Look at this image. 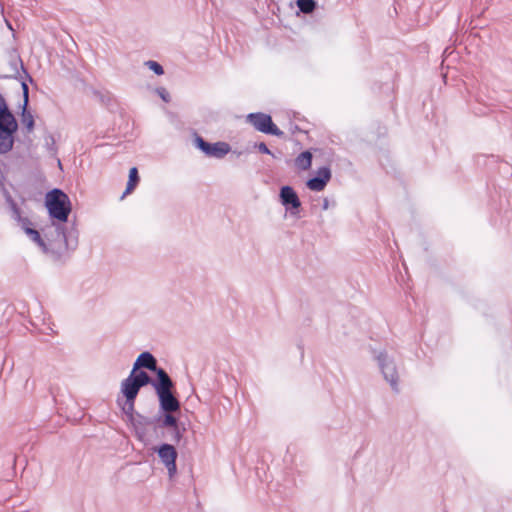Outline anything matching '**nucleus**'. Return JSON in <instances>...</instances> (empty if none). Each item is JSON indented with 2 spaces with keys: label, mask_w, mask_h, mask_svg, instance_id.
Wrapping results in <instances>:
<instances>
[{
  "label": "nucleus",
  "mask_w": 512,
  "mask_h": 512,
  "mask_svg": "<svg viewBox=\"0 0 512 512\" xmlns=\"http://www.w3.org/2000/svg\"><path fill=\"white\" fill-rule=\"evenodd\" d=\"M27 236L35 242L44 252L49 250L61 251L62 249L74 250L78 245V232L72 228L69 232L66 231L63 224L59 223L53 226V233L46 232L45 237L48 240V245L41 237L40 233L34 228L26 229Z\"/></svg>",
  "instance_id": "obj_1"
},
{
  "label": "nucleus",
  "mask_w": 512,
  "mask_h": 512,
  "mask_svg": "<svg viewBox=\"0 0 512 512\" xmlns=\"http://www.w3.org/2000/svg\"><path fill=\"white\" fill-rule=\"evenodd\" d=\"M152 387L159 400L160 411H180L181 405L174 394L175 383L163 368L155 372Z\"/></svg>",
  "instance_id": "obj_2"
},
{
  "label": "nucleus",
  "mask_w": 512,
  "mask_h": 512,
  "mask_svg": "<svg viewBox=\"0 0 512 512\" xmlns=\"http://www.w3.org/2000/svg\"><path fill=\"white\" fill-rule=\"evenodd\" d=\"M18 122L9 109L5 98L0 93V154L5 155L12 151L15 143V134Z\"/></svg>",
  "instance_id": "obj_3"
},
{
  "label": "nucleus",
  "mask_w": 512,
  "mask_h": 512,
  "mask_svg": "<svg viewBox=\"0 0 512 512\" xmlns=\"http://www.w3.org/2000/svg\"><path fill=\"white\" fill-rule=\"evenodd\" d=\"M45 205L49 215L60 222H67L71 212V202L66 193L55 188L46 194Z\"/></svg>",
  "instance_id": "obj_4"
},
{
  "label": "nucleus",
  "mask_w": 512,
  "mask_h": 512,
  "mask_svg": "<svg viewBox=\"0 0 512 512\" xmlns=\"http://www.w3.org/2000/svg\"><path fill=\"white\" fill-rule=\"evenodd\" d=\"M247 122L262 133L277 137L284 135V132L274 124L271 116L268 114L262 112L250 113L247 115Z\"/></svg>",
  "instance_id": "obj_5"
},
{
  "label": "nucleus",
  "mask_w": 512,
  "mask_h": 512,
  "mask_svg": "<svg viewBox=\"0 0 512 512\" xmlns=\"http://www.w3.org/2000/svg\"><path fill=\"white\" fill-rule=\"evenodd\" d=\"M194 142L195 146L206 156L216 159L224 158L231 150L230 145L226 142L209 143L199 135H196Z\"/></svg>",
  "instance_id": "obj_6"
},
{
  "label": "nucleus",
  "mask_w": 512,
  "mask_h": 512,
  "mask_svg": "<svg viewBox=\"0 0 512 512\" xmlns=\"http://www.w3.org/2000/svg\"><path fill=\"white\" fill-rule=\"evenodd\" d=\"M377 360L384 379L390 384L393 391L399 392V376L394 360L386 352H381Z\"/></svg>",
  "instance_id": "obj_7"
},
{
  "label": "nucleus",
  "mask_w": 512,
  "mask_h": 512,
  "mask_svg": "<svg viewBox=\"0 0 512 512\" xmlns=\"http://www.w3.org/2000/svg\"><path fill=\"white\" fill-rule=\"evenodd\" d=\"M157 454L161 462L167 468L169 477L172 478L177 473L176 459L178 456L175 447L168 443H163L157 448Z\"/></svg>",
  "instance_id": "obj_8"
},
{
  "label": "nucleus",
  "mask_w": 512,
  "mask_h": 512,
  "mask_svg": "<svg viewBox=\"0 0 512 512\" xmlns=\"http://www.w3.org/2000/svg\"><path fill=\"white\" fill-rule=\"evenodd\" d=\"M279 198L281 204L290 212L292 216L299 214V208L301 207V201L298 194L289 185L282 186L280 188Z\"/></svg>",
  "instance_id": "obj_9"
},
{
  "label": "nucleus",
  "mask_w": 512,
  "mask_h": 512,
  "mask_svg": "<svg viewBox=\"0 0 512 512\" xmlns=\"http://www.w3.org/2000/svg\"><path fill=\"white\" fill-rule=\"evenodd\" d=\"M331 176V170L328 166L320 167L317 170L316 175L307 180L306 186L312 191L320 192L325 189L327 183L331 179Z\"/></svg>",
  "instance_id": "obj_10"
},
{
  "label": "nucleus",
  "mask_w": 512,
  "mask_h": 512,
  "mask_svg": "<svg viewBox=\"0 0 512 512\" xmlns=\"http://www.w3.org/2000/svg\"><path fill=\"white\" fill-rule=\"evenodd\" d=\"M129 422L133 426L138 439L143 440L147 435V428L156 424V416L147 417L137 413Z\"/></svg>",
  "instance_id": "obj_11"
},
{
  "label": "nucleus",
  "mask_w": 512,
  "mask_h": 512,
  "mask_svg": "<svg viewBox=\"0 0 512 512\" xmlns=\"http://www.w3.org/2000/svg\"><path fill=\"white\" fill-rule=\"evenodd\" d=\"M160 368L161 367H159L157 365L156 358L153 356V354H151L148 351L142 352L137 357V359H136V361L134 362V365H133V369L134 370L147 369V370H150V371H152L154 373L157 370H159Z\"/></svg>",
  "instance_id": "obj_12"
},
{
  "label": "nucleus",
  "mask_w": 512,
  "mask_h": 512,
  "mask_svg": "<svg viewBox=\"0 0 512 512\" xmlns=\"http://www.w3.org/2000/svg\"><path fill=\"white\" fill-rule=\"evenodd\" d=\"M140 389L141 388L136 383L134 376H131L130 374L121 383V392L125 399H136Z\"/></svg>",
  "instance_id": "obj_13"
},
{
  "label": "nucleus",
  "mask_w": 512,
  "mask_h": 512,
  "mask_svg": "<svg viewBox=\"0 0 512 512\" xmlns=\"http://www.w3.org/2000/svg\"><path fill=\"white\" fill-rule=\"evenodd\" d=\"M163 416H156V424L159 428L171 429L179 425L178 418L173 415L176 411H161Z\"/></svg>",
  "instance_id": "obj_14"
},
{
  "label": "nucleus",
  "mask_w": 512,
  "mask_h": 512,
  "mask_svg": "<svg viewBox=\"0 0 512 512\" xmlns=\"http://www.w3.org/2000/svg\"><path fill=\"white\" fill-rule=\"evenodd\" d=\"M313 155L310 151L306 150L301 152L294 160L295 166L302 171L311 168Z\"/></svg>",
  "instance_id": "obj_15"
},
{
  "label": "nucleus",
  "mask_w": 512,
  "mask_h": 512,
  "mask_svg": "<svg viewBox=\"0 0 512 512\" xmlns=\"http://www.w3.org/2000/svg\"><path fill=\"white\" fill-rule=\"evenodd\" d=\"M139 181H140V177H139L138 169L136 167H132L129 170L128 182L126 185V189L121 196V199H123L126 195L130 194L136 188Z\"/></svg>",
  "instance_id": "obj_16"
},
{
  "label": "nucleus",
  "mask_w": 512,
  "mask_h": 512,
  "mask_svg": "<svg viewBox=\"0 0 512 512\" xmlns=\"http://www.w3.org/2000/svg\"><path fill=\"white\" fill-rule=\"evenodd\" d=\"M130 375L134 376V379L140 388L149 384L153 385V378H151L145 371L132 369Z\"/></svg>",
  "instance_id": "obj_17"
},
{
  "label": "nucleus",
  "mask_w": 512,
  "mask_h": 512,
  "mask_svg": "<svg viewBox=\"0 0 512 512\" xmlns=\"http://www.w3.org/2000/svg\"><path fill=\"white\" fill-rule=\"evenodd\" d=\"M10 66H11L12 71L14 72L15 78L18 77V75L20 74V70H21L23 72V74L25 75V78H27L30 82L33 81L32 77L26 71L23 61L21 60L20 57H18V56L13 57L10 61Z\"/></svg>",
  "instance_id": "obj_18"
},
{
  "label": "nucleus",
  "mask_w": 512,
  "mask_h": 512,
  "mask_svg": "<svg viewBox=\"0 0 512 512\" xmlns=\"http://www.w3.org/2000/svg\"><path fill=\"white\" fill-rule=\"evenodd\" d=\"M21 117L23 123L26 126L27 131L31 132L34 129L35 121L33 115L27 110V107H25V105L22 106Z\"/></svg>",
  "instance_id": "obj_19"
},
{
  "label": "nucleus",
  "mask_w": 512,
  "mask_h": 512,
  "mask_svg": "<svg viewBox=\"0 0 512 512\" xmlns=\"http://www.w3.org/2000/svg\"><path fill=\"white\" fill-rule=\"evenodd\" d=\"M299 10L304 14L312 13L316 8L315 0H297Z\"/></svg>",
  "instance_id": "obj_20"
},
{
  "label": "nucleus",
  "mask_w": 512,
  "mask_h": 512,
  "mask_svg": "<svg viewBox=\"0 0 512 512\" xmlns=\"http://www.w3.org/2000/svg\"><path fill=\"white\" fill-rule=\"evenodd\" d=\"M134 404H135L134 398L125 399V403L122 407V411L126 415L128 421H130L134 417V415H136L138 413V412H135V410H134Z\"/></svg>",
  "instance_id": "obj_21"
},
{
  "label": "nucleus",
  "mask_w": 512,
  "mask_h": 512,
  "mask_svg": "<svg viewBox=\"0 0 512 512\" xmlns=\"http://www.w3.org/2000/svg\"><path fill=\"white\" fill-rule=\"evenodd\" d=\"M6 199H7V202L9 203V206H10V209H11V216H12V218L15 221H17V222H20V220L23 218V216L21 215L20 208L18 207V205L12 199L11 196H7Z\"/></svg>",
  "instance_id": "obj_22"
},
{
  "label": "nucleus",
  "mask_w": 512,
  "mask_h": 512,
  "mask_svg": "<svg viewBox=\"0 0 512 512\" xmlns=\"http://www.w3.org/2000/svg\"><path fill=\"white\" fill-rule=\"evenodd\" d=\"M171 437H170V440L175 442V443H179L181 441V439L183 438V433L185 432V427H180V425L174 427V428H171Z\"/></svg>",
  "instance_id": "obj_23"
},
{
  "label": "nucleus",
  "mask_w": 512,
  "mask_h": 512,
  "mask_svg": "<svg viewBox=\"0 0 512 512\" xmlns=\"http://www.w3.org/2000/svg\"><path fill=\"white\" fill-rule=\"evenodd\" d=\"M45 146L51 155H55L57 153L56 142L52 135H47L45 137Z\"/></svg>",
  "instance_id": "obj_24"
},
{
  "label": "nucleus",
  "mask_w": 512,
  "mask_h": 512,
  "mask_svg": "<svg viewBox=\"0 0 512 512\" xmlns=\"http://www.w3.org/2000/svg\"><path fill=\"white\" fill-rule=\"evenodd\" d=\"M145 65L152 70L156 75H162L164 74V69L162 65H160L158 62L153 60H148L145 62Z\"/></svg>",
  "instance_id": "obj_25"
},
{
  "label": "nucleus",
  "mask_w": 512,
  "mask_h": 512,
  "mask_svg": "<svg viewBox=\"0 0 512 512\" xmlns=\"http://www.w3.org/2000/svg\"><path fill=\"white\" fill-rule=\"evenodd\" d=\"M21 88H22V91H23V105H25V107H28V103H29V87H28V85H27L25 80L21 81Z\"/></svg>",
  "instance_id": "obj_26"
},
{
  "label": "nucleus",
  "mask_w": 512,
  "mask_h": 512,
  "mask_svg": "<svg viewBox=\"0 0 512 512\" xmlns=\"http://www.w3.org/2000/svg\"><path fill=\"white\" fill-rule=\"evenodd\" d=\"M254 147L257 148L259 152L271 155L272 157L276 158V155L273 152H271V150L267 147V145L264 142L256 143Z\"/></svg>",
  "instance_id": "obj_27"
},
{
  "label": "nucleus",
  "mask_w": 512,
  "mask_h": 512,
  "mask_svg": "<svg viewBox=\"0 0 512 512\" xmlns=\"http://www.w3.org/2000/svg\"><path fill=\"white\" fill-rule=\"evenodd\" d=\"M18 224L21 226V228L24 230V232L26 233V229L27 228H32L31 225V221L29 220V218L27 217H23L20 222H18Z\"/></svg>",
  "instance_id": "obj_28"
},
{
  "label": "nucleus",
  "mask_w": 512,
  "mask_h": 512,
  "mask_svg": "<svg viewBox=\"0 0 512 512\" xmlns=\"http://www.w3.org/2000/svg\"><path fill=\"white\" fill-rule=\"evenodd\" d=\"M157 92L159 94V96L165 101V102H168L169 101V94L167 93V91L164 89V88H159L157 89Z\"/></svg>",
  "instance_id": "obj_29"
},
{
  "label": "nucleus",
  "mask_w": 512,
  "mask_h": 512,
  "mask_svg": "<svg viewBox=\"0 0 512 512\" xmlns=\"http://www.w3.org/2000/svg\"><path fill=\"white\" fill-rule=\"evenodd\" d=\"M329 207H330L329 200H328L327 198H325V199L323 200L322 209H323V210H327Z\"/></svg>",
  "instance_id": "obj_30"
}]
</instances>
